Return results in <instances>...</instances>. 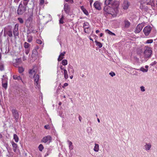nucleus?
<instances>
[{"label":"nucleus","mask_w":157,"mask_h":157,"mask_svg":"<svg viewBox=\"0 0 157 157\" xmlns=\"http://www.w3.org/2000/svg\"><path fill=\"white\" fill-rule=\"evenodd\" d=\"M103 10L105 14H110L113 17H115L118 12L117 8H114L108 6H105Z\"/></svg>","instance_id":"f257e3e1"},{"label":"nucleus","mask_w":157,"mask_h":157,"mask_svg":"<svg viewBox=\"0 0 157 157\" xmlns=\"http://www.w3.org/2000/svg\"><path fill=\"white\" fill-rule=\"evenodd\" d=\"M105 3L106 5L109 6L114 7V8H117L118 5V2L116 1L113 0H105Z\"/></svg>","instance_id":"f03ea898"},{"label":"nucleus","mask_w":157,"mask_h":157,"mask_svg":"<svg viewBox=\"0 0 157 157\" xmlns=\"http://www.w3.org/2000/svg\"><path fill=\"white\" fill-rule=\"evenodd\" d=\"M26 6H23L21 3H20L17 10V13L19 15H22L26 11Z\"/></svg>","instance_id":"7ed1b4c3"},{"label":"nucleus","mask_w":157,"mask_h":157,"mask_svg":"<svg viewBox=\"0 0 157 157\" xmlns=\"http://www.w3.org/2000/svg\"><path fill=\"white\" fill-rule=\"evenodd\" d=\"M144 54L145 58L150 57L152 54V51L151 48L149 47L146 48L144 52Z\"/></svg>","instance_id":"20e7f679"},{"label":"nucleus","mask_w":157,"mask_h":157,"mask_svg":"<svg viewBox=\"0 0 157 157\" xmlns=\"http://www.w3.org/2000/svg\"><path fill=\"white\" fill-rule=\"evenodd\" d=\"M151 27L149 25H147L144 27L143 29V32L146 36H148L151 32Z\"/></svg>","instance_id":"39448f33"},{"label":"nucleus","mask_w":157,"mask_h":157,"mask_svg":"<svg viewBox=\"0 0 157 157\" xmlns=\"http://www.w3.org/2000/svg\"><path fill=\"white\" fill-rule=\"evenodd\" d=\"M144 26V24L142 23L139 24L136 26V29L135 31V32L136 33H139L142 29V28Z\"/></svg>","instance_id":"423d86ee"},{"label":"nucleus","mask_w":157,"mask_h":157,"mask_svg":"<svg viewBox=\"0 0 157 157\" xmlns=\"http://www.w3.org/2000/svg\"><path fill=\"white\" fill-rule=\"evenodd\" d=\"M64 10L67 14H69L70 11V7L67 3H64L63 8Z\"/></svg>","instance_id":"0eeeda50"},{"label":"nucleus","mask_w":157,"mask_h":157,"mask_svg":"<svg viewBox=\"0 0 157 157\" xmlns=\"http://www.w3.org/2000/svg\"><path fill=\"white\" fill-rule=\"evenodd\" d=\"M33 78H34L35 85L38 88H39L40 86L38 82L39 79V75H36Z\"/></svg>","instance_id":"6e6552de"},{"label":"nucleus","mask_w":157,"mask_h":157,"mask_svg":"<svg viewBox=\"0 0 157 157\" xmlns=\"http://www.w3.org/2000/svg\"><path fill=\"white\" fill-rule=\"evenodd\" d=\"M12 112L13 116L17 121L19 117V115L16 109H13L12 110Z\"/></svg>","instance_id":"1a4fd4ad"},{"label":"nucleus","mask_w":157,"mask_h":157,"mask_svg":"<svg viewBox=\"0 0 157 157\" xmlns=\"http://www.w3.org/2000/svg\"><path fill=\"white\" fill-rule=\"evenodd\" d=\"M18 25L17 24H16L14 28V30H13V35L15 37H16V36H17L18 35Z\"/></svg>","instance_id":"9d476101"},{"label":"nucleus","mask_w":157,"mask_h":157,"mask_svg":"<svg viewBox=\"0 0 157 157\" xmlns=\"http://www.w3.org/2000/svg\"><path fill=\"white\" fill-rule=\"evenodd\" d=\"M52 138L50 136H48L44 137L42 140V141L44 143H46L48 141H51Z\"/></svg>","instance_id":"9b49d317"},{"label":"nucleus","mask_w":157,"mask_h":157,"mask_svg":"<svg viewBox=\"0 0 157 157\" xmlns=\"http://www.w3.org/2000/svg\"><path fill=\"white\" fill-rule=\"evenodd\" d=\"M144 147L145 150H149L151 147V145L150 143H145Z\"/></svg>","instance_id":"f8f14e48"},{"label":"nucleus","mask_w":157,"mask_h":157,"mask_svg":"<svg viewBox=\"0 0 157 157\" xmlns=\"http://www.w3.org/2000/svg\"><path fill=\"white\" fill-rule=\"evenodd\" d=\"M94 7L97 10H100L101 9V7L100 6V3L98 1L95 2L94 4Z\"/></svg>","instance_id":"ddd939ff"},{"label":"nucleus","mask_w":157,"mask_h":157,"mask_svg":"<svg viewBox=\"0 0 157 157\" xmlns=\"http://www.w3.org/2000/svg\"><path fill=\"white\" fill-rule=\"evenodd\" d=\"M29 73L30 74L29 76L31 78H33V76L36 75V72L34 69L30 70Z\"/></svg>","instance_id":"4468645a"},{"label":"nucleus","mask_w":157,"mask_h":157,"mask_svg":"<svg viewBox=\"0 0 157 157\" xmlns=\"http://www.w3.org/2000/svg\"><path fill=\"white\" fill-rule=\"evenodd\" d=\"M124 28H128L129 27L131 23L129 21L127 20H125L124 21Z\"/></svg>","instance_id":"2eb2a0df"},{"label":"nucleus","mask_w":157,"mask_h":157,"mask_svg":"<svg viewBox=\"0 0 157 157\" xmlns=\"http://www.w3.org/2000/svg\"><path fill=\"white\" fill-rule=\"evenodd\" d=\"M128 2L127 1H124L123 5V7L124 10H127L128 7Z\"/></svg>","instance_id":"dca6fc26"},{"label":"nucleus","mask_w":157,"mask_h":157,"mask_svg":"<svg viewBox=\"0 0 157 157\" xmlns=\"http://www.w3.org/2000/svg\"><path fill=\"white\" fill-rule=\"evenodd\" d=\"M65 53L66 52H63L60 54L58 59L59 61L63 59V56H64Z\"/></svg>","instance_id":"f3484780"},{"label":"nucleus","mask_w":157,"mask_h":157,"mask_svg":"<svg viewBox=\"0 0 157 157\" xmlns=\"http://www.w3.org/2000/svg\"><path fill=\"white\" fill-rule=\"evenodd\" d=\"M68 71L70 75H73L74 74V70L72 67H68Z\"/></svg>","instance_id":"a211bd4d"},{"label":"nucleus","mask_w":157,"mask_h":157,"mask_svg":"<svg viewBox=\"0 0 157 157\" xmlns=\"http://www.w3.org/2000/svg\"><path fill=\"white\" fill-rule=\"evenodd\" d=\"M13 146V151L15 152L16 151L17 147V145L16 144L14 143L13 141L11 142Z\"/></svg>","instance_id":"6ab92c4d"},{"label":"nucleus","mask_w":157,"mask_h":157,"mask_svg":"<svg viewBox=\"0 0 157 157\" xmlns=\"http://www.w3.org/2000/svg\"><path fill=\"white\" fill-rule=\"evenodd\" d=\"M67 142H68L69 149L71 150L73 149V146L72 145V143L71 141L69 140H68Z\"/></svg>","instance_id":"aec40b11"},{"label":"nucleus","mask_w":157,"mask_h":157,"mask_svg":"<svg viewBox=\"0 0 157 157\" xmlns=\"http://www.w3.org/2000/svg\"><path fill=\"white\" fill-rule=\"evenodd\" d=\"M63 74L64 77L66 79H67L68 78V75L67 73V71L66 69H64Z\"/></svg>","instance_id":"412c9836"},{"label":"nucleus","mask_w":157,"mask_h":157,"mask_svg":"<svg viewBox=\"0 0 157 157\" xmlns=\"http://www.w3.org/2000/svg\"><path fill=\"white\" fill-rule=\"evenodd\" d=\"M94 150L95 151L97 152L99 150V146L98 144H95V146L94 148Z\"/></svg>","instance_id":"4be33fe9"},{"label":"nucleus","mask_w":157,"mask_h":157,"mask_svg":"<svg viewBox=\"0 0 157 157\" xmlns=\"http://www.w3.org/2000/svg\"><path fill=\"white\" fill-rule=\"evenodd\" d=\"M81 9L83 11V13L86 15H88L89 13L87 10L84 8L83 6H81Z\"/></svg>","instance_id":"5701e85b"},{"label":"nucleus","mask_w":157,"mask_h":157,"mask_svg":"<svg viewBox=\"0 0 157 157\" xmlns=\"http://www.w3.org/2000/svg\"><path fill=\"white\" fill-rule=\"evenodd\" d=\"M83 27L84 28V29H88L89 28V23L87 22H85L84 23Z\"/></svg>","instance_id":"b1692460"},{"label":"nucleus","mask_w":157,"mask_h":157,"mask_svg":"<svg viewBox=\"0 0 157 157\" xmlns=\"http://www.w3.org/2000/svg\"><path fill=\"white\" fill-rule=\"evenodd\" d=\"M27 41L29 42H31L33 40L32 36L30 35H28L27 36Z\"/></svg>","instance_id":"393cba45"},{"label":"nucleus","mask_w":157,"mask_h":157,"mask_svg":"<svg viewBox=\"0 0 157 157\" xmlns=\"http://www.w3.org/2000/svg\"><path fill=\"white\" fill-rule=\"evenodd\" d=\"M95 42L96 44V45L98 46L99 48H101L102 46V44L99 42L97 40L95 41Z\"/></svg>","instance_id":"a878e982"},{"label":"nucleus","mask_w":157,"mask_h":157,"mask_svg":"<svg viewBox=\"0 0 157 157\" xmlns=\"http://www.w3.org/2000/svg\"><path fill=\"white\" fill-rule=\"evenodd\" d=\"M13 139L16 142H17L18 141V137L16 134H14L13 135Z\"/></svg>","instance_id":"bb28decb"},{"label":"nucleus","mask_w":157,"mask_h":157,"mask_svg":"<svg viewBox=\"0 0 157 157\" xmlns=\"http://www.w3.org/2000/svg\"><path fill=\"white\" fill-rule=\"evenodd\" d=\"M24 47L26 49H29V48L30 46V45L26 42H25L24 43Z\"/></svg>","instance_id":"cd10ccee"},{"label":"nucleus","mask_w":157,"mask_h":157,"mask_svg":"<svg viewBox=\"0 0 157 157\" xmlns=\"http://www.w3.org/2000/svg\"><path fill=\"white\" fill-rule=\"evenodd\" d=\"M62 64L63 65L66 66L67 64V61L66 59H64L62 60Z\"/></svg>","instance_id":"c85d7f7f"},{"label":"nucleus","mask_w":157,"mask_h":157,"mask_svg":"<svg viewBox=\"0 0 157 157\" xmlns=\"http://www.w3.org/2000/svg\"><path fill=\"white\" fill-rule=\"evenodd\" d=\"M105 32L106 33L111 35H115V33H113L111 32L110 30H109L108 29H106L105 30Z\"/></svg>","instance_id":"c756f323"},{"label":"nucleus","mask_w":157,"mask_h":157,"mask_svg":"<svg viewBox=\"0 0 157 157\" xmlns=\"http://www.w3.org/2000/svg\"><path fill=\"white\" fill-rule=\"evenodd\" d=\"M7 34L10 37H11L13 36L12 32L11 30L8 31L7 33Z\"/></svg>","instance_id":"7c9ffc66"},{"label":"nucleus","mask_w":157,"mask_h":157,"mask_svg":"<svg viewBox=\"0 0 157 157\" xmlns=\"http://www.w3.org/2000/svg\"><path fill=\"white\" fill-rule=\"evenodd\" d=\"M38 148L40 151H42L44 148V147L42 144H40Z\"/></svg>","instance_id":"2f4dec72"},{"label":"nucleus","mask_w":157,"mask_h":157,"mask_svg":"<svg viewBox=\"0 0 157 157\" xmlns=\"http://www.w3.org/2000/svg\"><path fill=\"white\" fill-rule=\"evenodd\" d=\"M64 19V16L63 15H62V17L59 20V23L60 24H63L64 23V21H63Z\"/></svg>","instance_id":"473e14b6"},{"label":"nucleus","mask_w":157,"mask_h":157,"mask_svg":"<svg viewBox=\"0 0 157 157\" xmlns=\"http://www.w3.org/2000/svg\"><path fill=\"white\" fill-rule=\"evenodd\" d=\"M24 71V68L22 67H19L18 71L20 73H21Z\"/></svg>","instance_id":"72a5a7b5"},{"label":"nucleus","mask_w":157,"mask_h":157,"mask_svg":"<svg viewBox=\"0 0 157 157\" xmlns=\"http://www.w3.org/2000/svg\"><path fill=\"white\" fill-rule=\"evenodd\" d=\"M140 70L143 72H147L148 71V69H145L143 67H141L140 69Z\"/></svg>","instance_id":"f704fd0d"},{"label":"nucleus","mask_w":157,"mask_h":157,"mask_svg":"<svg viewBox=\"0 0 157 157\" xmlns=\"http://www.w3.org/2000/svg\"><path fill=\"white\" fill-rule=\"evenodd\" d=\"M44 2V0H40V1L39 4L40 6L43 5Z\"/></svg>","instance_id":"c9c22d12"},{"label":"nucleus","mask_w":157,"mask_h":157,"mask_svg":"<svg viewBox=\"0 0 157 157\" xmlns=\"http://www.w3.org/2000/svg\"><path fill=\"white\" fill-rule=\"evenodd\" d=\"M36 42L39 44H42V41L39 39H37L36 40Z\"/></svg>","instance_id":"e433bc0d"},{"label":"nucleus","mask_w":157,"mask_h":157,"mask_svg":"<svg viewBox=\"0 0 157 157\" xmlns=\"http://www.w3.org/2000/svg\"><path fill=\"white\" fill-rule=\"evenodd\" d=\"M2 87L4 88L5 89L7 88V83L2 84Z\"/></svg>","instance_id":"4c0bfd02"},{"label":"nucleus","mask_w":157,"mask_h":157,"mask_svg":"<svg viewBox=\"0 0 157 157\" xmlns=\"http://www.w3.org/2000/svg\"><path fill=\"white\" fill-rule=\"evenodd\" d=\"M18 20L19 21V22L21 23L22 24V23H23V19L21 18H18Z\"/></svg>","instance_id":"58836bf2"},{"label":"nucleus","mask_w":157,"mask_h":157,"mask_svg":"<svg viewBox=\"0 0 157 157\" xmlns=\"http://www.w3.org/2000/svg\"><path fill=\"white\" fill-rule=\"evenodd\" d=\"M140 88L142 92H144L145 91V88L144 86H141L140 87Z\"/></svg>","instance_id":"ea45409f"},{"label":"nucleus","mask_w":157,"mask_h":157,"mask_svg":"<svg viewBox=\"0 0 157 157\" xmlns=\"http://www.w3.org/2000/svg\"><path fill=\"white\" fill-rule=\"evenodd\" d=\"M153 42V40H147L146 42V43L147 44H150L151 43Z\"/></svg>","instance_id":"a19ab883"},{"label":"nucleus","mask_w":157,"mask_h":157,"mask_svg":"<svg viewBox=\"0 0 157 157\" xmlns=\"http://www.w3.org/2000/svg\"><path fill=\"white\" fill-rule=\"evenodd\" d=\"M30 51L29 49H26L25 50V53L26 55H28Z\"/></svg>","instance_id":"79ce46f5"},{"label":"nucleus","mask_w":157,"mask_h":157,"mask_svg":"<svg viewBox=\"0 0 157 157\" xmlns=\"http://www.w3.org/2000/svg\"><path fill=\"white\" fill-rule=\"evenodd\" d=\"M4 69V66L3 64H1L0 65V70L1 71H2Z\"/></svg>","instance_id":"37998d69"},{"label":"nucleus","mask_w":157,"mask_h":157,"mask_svg":"<svg viewBox=\"0 0 157 157\" xmlns=\"http://www.w3.org/2000/svg\"><path fill=\"white\" fill-rule=\"evenodd\" d=\"M109 75H110L112 77H113V76L115 75V73L113 72H110L109 73Z\"/></svg>","instance_id":"c03bdc74"},{"label":"nucleus","mask_w":157,"mask_h":157,"mask_svg":"<svg viewBox=\"0 0 157 157\" xmlns=\"http://www.w3.org/2000/svg\"><path fill=\"white\" fill-rule=\"evenodd\" d=\"M28 2L27 1H25V2H23V6H25L26 8H27V5L28 4Z\"/></svg>","instance_id":"a18cd8bd"},{"label":"nucleus","mask_w":157,"mask_h":157,"mask_svg":"<svg viewBox=\"0 0 157 157\" xmlns=\"http://www.w3.org/2000/svg\"><path fill=\"white\" fill-rule=\"evenodd\" d=\"M13 78L14 79H17L18 80V76L16 75H14L13 76Z\"/></svg>","instance_id":"49530a36"},{"label":"nucleus","mask_w":157,"mask_h":157,"mask_svg":"<svg viewBox=\"0 0 157 157\" xmlns=\"http://www.w3.org/2000/svg\"><path fill=\"white\" fill-rule=\"evenodd\" d=\"M84 32L86 33H90V31L89 29H84Z\"/></svg>","instance_id":"de8ad7c7"},{"label":"nucleus","mask_w":157,"mask_h":157,"mask_svg":"<svg viewBox=\"0 0 157 157\" xmlns=\"http://www.w3.org/2000/svg\"><path fill=\"white\" fill-rule=\"evenodd\" d=\"M44 128L47 129H49L50 128V127L48 125H45L44 126Z\"/></svg>","instance_id":"09e8293b"},{"label":"nucleus","mask_w":157,"mask_h":157,"mask_svg":"<svg viewBox=\"0 0 157 157\" xmlns=\"http://www.w3.org/2000/svg\"><path fill=\"white\" fill-rule=\"evenodd\" d=\"M68 85V83H65L62 86V87L63 88H64L65 87L67 86Z\"/></svg>","instance_id":"8fccbe9b"},{"label":"nucleus","mask_w":157,"mask_h":157,"mask_svg":"<svg viewBox=\"0 0 157 157\" xmlns=\"http://www.w3.org/2000/svg\"><path fill=\"white\" fill-rule=\"evenodd\" d=\"M67 2H69V3H73V0H65Z\"/></svg>","instance_id":"3c124183"},{"label":"nucleus","mask_w":157,"mask_h":157,"mask_svg":"<svg viewBox=\"0 0 157 157\" xmlns=\"http://www.w3.org/2000/svg\"><path fill=\"white\" fill-rule=\"evenodd\" d=\"M60 67L61 70H63L64 71V69H65L62 65L60 66Z\"/></svg>","instance_id":"603ef678"},{"label":"nucleus","mask_w":157,"mask_h":157,"mask_svg":"<svg viewBox=\"0 0 157 157\" xmlns=\"http://www.w3.org/2000/svg\"><path fill=\"white\" fill-rule=\"evenodd\" d=\"M60 88H59V87H58V88L57 89V90H56V93H57V94H58V93H59V90H60Z\"/></svg>","instance_id":"864d4df0"},{"label":"nucleus","mask_w":157,"mask_h":157,"mask_svg":"<svg viewBox=\"0 0 157 157\" xmlns=\"http://www.w3.org/2000/svg\"><path fill=\"white\" fill-rule=\"evenodd\" d=\"M153 2V1H150V2H147V5H151V2Z\"/></svg>","instance_id":"5fc2aeb1"},{"label":"nucleus","mask_w":157,"mask_h":157,"mask_svg":"<svg viewBox=\"0 0 157 157\" xmlns=\"http://www.w3.org/2000/svg\"><path fill=\"white\" fill-rule=\"evenodd\" d=\"M78 118H79V121L81 122V120H82V117H81V116H79V117H78Z\"/></svg>","instance_id":"6e6d98bb"},{"label":"nucleus","mask_w":157,"mask_h":157,"mask_svg":"<svg viewBox=\"0 0 157 157\" xmlns=\"http://www.w3.org/2000/svg\"><path fill=\"white\" fill-rule=\"evenodd\" d=\"M3 136L2 134L0 133V139H1L2 138Z\"/></svg>","instance_id":"4d7b16f0"},{"label":"nucleus","mask_w":157,"mask_h":157,"mask_svg":"<svg viewBox=\"0 0 157 157\" xmlns=\"http://www.w3.org/2000/svg\"><path fill=\"white\" fill-rule=\"evenodd\" d=\"M18 80H19L20 79L21 80V78L19 76H18Z\"/></svg>","instance_id":"13d9d810"},{"label":"nucleus","mask_w":157,"mask_h":157,"mask_svg":"<svg viewBox=\"0 0 157 157\" xmlns=\"http://www.w3.org/2000/svg\"><path fill=\"white\" fill-rule=\"evenodd\" d=\"M33 52L34 53H36L37 52V51L36 49H34L33 50Z\"/></svg>","instance_id":"bf43d9fd"},{"label":"nucleus","mask_w":157,"mask_h":157,"mask_svg":"<svg viewBox=\"0 0 157 157\" xmlns=\"http://www.w3.org/2000/svg\"><path fill=\"white\" fill-rule=\"evenodd\" d=\"M73 75H71V76H70V78H71V79H72V78H73Z\"/></svg>","instance_id":"052dcab7"},{"label":"nucleus","mask_w":157,"mask_h":157,"mask_svg":"<svg viewBox=\"0 0 157 157\" xmlns=\"http://www.w3.org/2000/svg\"><path fill=\"white\" fill-rule=\"evenodd\" d=\"M103 35V34L102 33H101L100 34V36L101 37Z\"/></svg>","instance_id":"680f3d73"},{"label":"nucleus","mask_w":157,"mask_h":157,"mask_svg":"<svg viewBox=\"0 0 157 157\" xmlns=\"http://www.w3.org/2000/svg\"><path fill=\"white\" fill-rule=\"evenodd\" d=\"M92 2H93V0H90V4L91 5L92 4Z\"/></svg>","instance_id":"e2e57ef3"},{"label":"nucleus","mask_w":157,"mask_h":157,"mask_svg":"<svg viewBox=\"0 0 157 157\" xmlns=\"http://www.w3.org/2000/svg\"><path fill=\"white\" fill-rule=\"evenodd\" d=\"M89 39H90V40H91L92 41H93L92 39L90 36L89 37Z\"/></svg>","instance_id":"0e129e2a"},{"label":"nucleus","mask_w":157,"mask_h":157,"mask_svg":"<svg viewBox=\"0 0 157 157\" xmlns=\"http://www.w3.org/2000/svg\"><path fill=\"white\" fill-rule=\"evenodd\" d=\"M148 67V66H147V65H146V66H145V68H147V69Z\"/></svg>","instance_id":"69168bd1"},{"label":"nucleus","mask_w":157,"mask_h":157,"mask_svg":"<svg viewBox=\"0 0 157 157\" xmlns=\"http://www.w3.org/2000/svg\"><path fill=\"white\" fill-rule=\"evenodd\" d=\"M99 32V31L98 30H97L96 31V33H98Z\"/></svg>","instance_id":"338daca9"},{"label":"nucleus","mask_w":157,"mask_h":157,"mask_svg":"<svg viewBox=\"0 0 157 157\" xmlns=\"http://www.w3.org/2000/svg\"><path fill=\"white\" fill-rule=\"evenodd\" d=\"M61 104H62L61 102H59V105H61Z\"/></svg>","instance_id":"774afa93"}]
</instances>
